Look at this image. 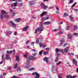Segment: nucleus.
Instances as JSON below:
<instances>
[{
    "instance_id": "obj_1",
    "label": "nucleus",
    "mask_w": 78,
    "mask_h": 78,
    "mask_svg": "<svg viewBox=\"0 0 78 78\" xmlns=\"http://www.w3.org/2000/svg\"><path fill=\"white\" fill-rule=\"evenodd\" d=\"M42 23H43V22H41L39 25V27L35 30V34L37 33V34H39L44 30V27H43V26H42Z\"/></svg>"
},
{
    "instance_id": "obj_2",
    "label": "nucleus",
    "mask_w": 78,
    "mask_h": 78,
    "mask_svg": "<svg viewBox=\"0 0 78 78\" xmlns=\"http://www.w3.org/2000/svg\"><path fill=\"white\" fill-rule=\"evenodd\" d=\"M6 17V18H8L9 16L7 15V13H6L4 10H2L1 13L0 15V19L1 20L3 19L4 18Z\"/></svg>"
},
{
    "instance_id": "obj_3",
    "label": "nucleus",
    "mask_w": 78,
    "mask_h": 78,
    "mask_svg": "<svg viewBox=\"0 0 78 78\" xmlns=\"http://www.w3.org/2000/svg\"><path fill=\"white\" fill-rule=\"evenodd\" d=\"M55 51L57 52L56 53V55H58V56H59V55L60 54L59 53H58V52H62L63 53H64V50L62 49H59L58 48H56L55 49Z\"/></svg>"
},
{
    "instance_id": "obj_4",
    "label": "nucleus",
    "mask_w": 78,
    "mask_h": 78,
    "mask_svg": "<svg viewBox=\"0 0 78 78\" xmlns=\"http://www.w3.org/2000/svg\"><path fill=\"white\" fill-rule=\"evenodd\" d=\"M41 6L42 8L43 9H44V10L46 9L47 8H48V6L45 5V4H44L43 3H41Z\"/></svg>"
},
{
    "instance_id": "obj_5",
    "label": "nucleus",
    "mask_w": 78,
    "mask_h": 78,
    "mask_svg": "<svg viewBox=\"0 0 78 78\" xmlns=\"http://www.w3.org/2000/svg\"><path fill=\"white\" fill-rule=\"evenodd\" d=\"M33 75H36L35 76V78H39V74L36 72H34L32 73Z\"/></svg>"
},
{
    "instance_id": "obj_6",
    "label": "nucleus",
    "mask_w": 78,
    "mask_h": 78,
    "mask_svg": "<svg viewBox=\"0 0 78 78\" xmlns=\"http://www.w3.org/2000/svg\"><path fill=\"white\" fill-rule=\"evenodd\" d=\"M29 60H35L36 58L35 57L32 56H30L28 58Z\"/></svg>"
},
{
    "instance_id": "obj_7",
    "label": "nucleus",
    "mask_w": 78,
    "mask_h": 78,
    "mask_svg": "<svg viewBox=\"0 0 78 78\" xmlns=\"http://www.w3.org/2000/svg\"><path fill=\"white\" fill-rule=\"evenodd\" d=\"M10 23L11 25V26H12V27H13V28H15V27H16V25L14 23V22H13L12 21H11L10 22Z\"/></svg>"
},
{
    "instance_id": "obj_8",
    "label": "nucleus",
    "mask_w": 78,
    "mask_h": 78,
    "mask_svg": "<svg viewBox=\"0 0 78 78\" xmlns=\"http://www.w3.org/2000/svg\"><path fill=\"white\" fill-rule=\"evenodd\" d=\"M35 3H36V2L35 1H32L29 2V5H34Z\"/></svg>"
},
{
    "instance_id": "obj_9",
    "label": "nucleus",
    "mask_w": 78,
    "mask_h": 78,
    "mask_svg": "<svg viewBox=\"0 0 78 78\" xmlns=\"http://www.w3.org/2000/svg\"><path fill=\"white\" fill-rule=\"evenodd\" d=\"M5 59L6 60H9V59H11V58H10V55L8 54H7L5 55Z\"/></svg>"
},
{
    "instance_id": "obj_10",
    "label": "nucleus",
    "mask_w": 78,
    "mask_h": 78,
    "mask_svg": "<svg viewBox=\"0 0 78 78\" xmlns=\"http://www.w3.org/2000/svg\"><path fill=\"white\" fill-rule=\"evenodd\" d=\"M49 58L47 57H46L43 58V60L44 61H46L47 63L48 62V59Z\"/></svg>"
},
{
    "instance_id": "obj_11",
    "label": "nucleus",
    "mask_w": 78,
    "mask_h": 78,
    "mask_svg": "<svg viewBox=\"0 0 78 78\" xmlns=\"http://www.w3.org/2000/svg\"><path fill=\"white\" fill-rule=\"evenodd\" d=\"M47 14V12L43 11L41 14L40 16L41 17H42V16H45V15Z\"/></svg>"
},
{
    "instance_id": "obj_12",
    "label": "nucleus",
    "mask_w": 78,
    "mask_h": 78,
    "mask_svg": "<svg viewBox=\"0 0 78 78\" xmlns=\"http://www.w3.org/2000/svg\"><path fill=\"white\" fill-rule=\"evenodd\" d=\"M50 24H51V22H48V21L45 22L43 23V24L44 25H50Z\"/></svg>"
},
{
    "instance_id": "obj_13",
    "label": "nucleus",
    "mask_w": 78,
    "mask_h": 78,
    "mask_svg": "<svg viewBox=\"0 0 78 78\" xmlns=\"http://www.w3.org/2000/svg\"><path fill=\"white\" fill-rule=\"evenodd\" d=\"M49 19V15H48L47 16L43 17V20H48Z\"/></svg>"
},
{
    "instance_id": "obj_14",
    "label": "nucleus",
    "mask_w": 78,
    "mask_h": 78,
    "mask_svg": "<svg viewBox=\"0 0 78 78\" xmlns=\"http://www.w3.org/2000/svg\"><path fill=\"white\" fill-rule=\"evenodd\" d=\"M73 62L75 64L76 66H77V61L75 58L73 59Z\"/></svg>"
},
{
    "instance_id": "obj_15",
    "label": "nucleus",
    "mask_w": 78,
    "mask_h": 78,
    "mask_svg": "<svg viewBox=\"0 0 78 78\" xmlns=\"http://www.w3.org/2000/svg\"><path fill=\"white\" fill-rule=\"evenodd\" d=\"M69 18L71 22H74V18L71 15L69 16Z\"/></svg>"
},
{
    "instance_id": "obj_16",
    "label": "nucleus",
    "mask_w": 78,
    "mask_h": 78,
    "mask_svg": "<svg viewBox=\"0 0 78 78\" xmlns=\"http://www.w3.org/2000/svg\"><path fill=\"white\" fill-rule=\"evenodd\" d=\"M17 2L13 3L11 5L12 6V7H13L14 6H15V7H16V6H17Z\"/></svg>"
},
{
    "instance_id": "obj_17",
    "label": "nucleus",
    "mask_w": 78,
    "mask_h": 78,
    "mask_svg": "<svg viewBox=\"0 0 78 78\" xmlns=\"http://www.w3.org/2000/svg\"><path fill=\"white\" fill-rule=\"evenodd\" d=\"M69 47H67L66 48H65V49L63 50V52L64 53V52H66H66H67V51H68L69 50Z\"/></svg>"
},
{
    "instance_id": "obj_18",
    "label": "nucleus",
    "mask_w": 78,
    "mask_h": 78,
    "mask_svg": "<svg viewBox=\"0 0 78 78\" xmlns=\"http://www.w3.org/2000/svg\"><path fill=\"white\" fill-rule=\"evenodd\" d=\"M12 34V32H11V31H9L7 32V34H6V36H9V35H10V34Z\"/></svg>"
},
{
    "instance_id": "obj_19",
    "label": "nucleus",
    "mask_w": 78,
    "mask_h": 78,
    "mask_svg": "<svg viewBox=\"0 0 78 78\" xmlns=\"http://www.w3.org/2000/svg\"><path fill=\"white\" fill-rule=\"evenodd\" d=\"M15 20L16 21V22H20V21H22V20H21L20 18L16 19Z\"/></svg>"
},
{
    "instance_id": "obj_20",
    "label": "nucleus",
    "mask_w": 78,
    "mask_h": 78,
    "mask_svg": "<svg viewBox=\"0 0 78 78\" xmlns=\"http://www.w3.org/2000/svg\"><path fill=\"white\" fill-rule=\"evenodd\" d=\"M16 60L17 61V62H19L20 61V58H19V57L18 56H16Z\"/></svg>"
},
{
    "instance_id": "obj_21",
    "label": "nucleus",
    "mask_w": 78,
    "mask_h": 78,
    "mask_svg": "<svg viewBox=\"0 0 78 78\" xmlns=\"http://www.w3.org/2000/svg\"><path fill=\"white\" fill-rule=\"evenodd\" d=\"M28 26L26 27H25L23 28V31H27V29H28Z\"/></svg>"
},
{
    "instance_id": "obj_22",
    "label": "nucleus",
    "mask_w": 78,
    "mask_h": 78,
    "mask_svg": "<svg viewBox=\"0 0 78 78\" xmlns=\"http://www.w3.org/2000/svg\"><path fill=\"white\" fill-rule=\"evenodd\" d=\"M65 42L64 40H62L60 41V45H62V44L63 43Z\"/></svg>"
},
{
    "instance_id": "obj_23",
    "label": "nucleus",
    "mask_w": 78,
    "mask_h": 78,
    "mask_svg": "<svg viewBox=\"0 0 78 78\" xmlns=\"http://www.w3.org/2000/svg\"><path fill=\"white\" fill-rule=\"evenodd\" d=\"M7 53L9 54V55H10V54H11L13 52V51H6Z\"/></svg>"
},
{
    "instance_id": "obj_24",
    "label": "nucleus",
    "mask_w": 78,
    "mask_h": 78,
    "mask_svg": "<svg viewBox=\"0 0 78 78\" xmlns=\"http://www.w3.org/2000/svg\"><path fill=\"white\" fill-rule=\"evenodd\" d=\"M68 37L70 39H72V35H71L70 34H68Z\"/></svg>"
},
{
    "instance_id": "obj_25",
    "label": "nucleus",
    "mask_w": 78,
    "mask_h": 78,
    "mask_svg": "<svg viewBox=\"0 0 78 78\" xmlns=\"http://www.w3.org/2000/svg\"><path fill=\"white\" fill-rule=\"evenodd\" d=\"M61 30V27H59L58 29H55L54 30H52V31H58V30Z\"/></svg>"
},
{
    "instance_id": "obj_26",
    "label": "nucleus",
    "mask_w": 78,
    "mask_h": 78,
    "mask_svg": "<svg viewBox=\"0 0 78 78\" xmlns=\"http://www.w3.org/2000/svg\"><path fill=\"white\" fill-rule=\"evenodd\" d=\"M41 39H40V38H38L37 39V40L36 42V44H39V41H40Z\"/></svg>"
},
{
    "instance_id": "obj_27",
    "label": "nucleus",
    "mask_w": 78,
    "mask_h": 78,
    "mask_svg": "<svg viewBox=\"0 0 78 78\" xmlns=\"http://www.w3.org/2000/svg\"><path fill=\"white\" fill-rule=\"evenodd\" d=\"M2 61H5V57H4V54H3L2 56Z\"/></svg>"
},
{
    "instance_id": "obj_28",
    "label": "nucleus",
    "mask_w": 78,
    "mask_h": 78,
    "mask_svg": "<svg viewBox=\"0 0 78 78\" xmlns=\"http://www.w3.org/2000/svg\"><path fill=\"white\" fill-rule=\"evenodd\" d=\"M35 69L34 68H31L29 69V71H33V70H34Z\"/></svg>"
},
{
    "instance_id": "obj_29",
    "label": "nucleus",
    "mask_w": 78,
    "mask_h": 78,
    "mask_svg": "<svg viewBox=\"0 0 78 78\" xmlns=\"http://www.w3.org/2000/svg\"><path fill=\"white\" fill-rule=\"evenodd\" d=\"M29 64H30V61L28 59V60L27 61L26 64H27V66H28Z\"/></svg>"
},
{
    "instance_id": "obj_30",
    "label": "nucleus",
    "mask_w": 78,
    "mask_h": 78,
    "mask_svg": "<svg viewBox=\"0 0 78 78\" xmlns=\"http://www.w3.org/2000/svg\"><path fill=\"white\" fill-rule=\"evenodd\" d=\"M67 78H72V76L71 75H67L66 76Z\"/></svg>"
},
{
    "instance_id": "obj_31",
    "label": "nucleus",
    "mask_w": 78,
    "mask_h": 78,
    "mask_svg": "<svg viewBox=\"0 0 78 78\" xmlns=\"http://www.w3.org/2000/svg\"><path fill=\"white\" fill-rule=\"evenodd\" d=\"M12 2H22L21 0H12Z\"/></svg>"
},
{
    "instance_id": "obj_32",
    "label": "nucleus",
    "mask_w": 78,
    "mask_h": 78,
    "mask_svg": "<svg viewBox=\"0 0 78 78\" xmlns=\"http://www.w3.org/2000/svg\"><path fill=\"white\" fill-rule=\"evenodd\" d=\"M78 29V26L76 25H75L74 27V30H77Z\"/></svg>"
},
{
    "instance_id": "obj_33",
    "label": "nucleus",
    "mask_w": 78,
    "mask_h": 78,
    "mask_svg": "<svg viewBox=\"0 0 78 78\" xmlns=\"http://www.w3.org/2000/svg\"><path fill=\"white\" fill-rule=\"evenodd\" d=\"M58 56H58L57 55L55 58V62H57V61H58Z\"/></svg>"
},
{
    "instance_id": "obj_34",
    "label": "nucleus",
    "mask_w": 78,
    "mask_h": 78,
    "mask_svg": "<svg viewBox=\"0 0 78 78\" xmlns=\"http://www.w3.org/2000/svg\"><path fill=\"white\" fill-rule=\"evenodd\" d=\"M44 51V50H42L41 51H40L39 52V55H42V52Z\"/></svg>"
},
{
    "instance_id": "obj_35",
    "label": "nucleus",
    "mask_w": 78,
    "mask_h": 78,
    "mask_svg": "<svg viewBox=\"0 0 78 78\" xmlns=\"http://www.w3.org/2000/svg\"><path fill=\"white\" fill-rule=\"evenodd\" d=\"M62 76H63V74H60L58 76V78H62Z\"/></svg>"
},
{
    "instance_id": "obj_36",
    "label": "nucleus",
    "mask_w": 78,
    "mask_h": 78,
    "mask_svg": "<svg viewBox=\"0 0 78 78\" xmlns=\"http://www.w3.org/2000/svg\"><path fill=\"white\" fill-rule=\"evenodd\" d=\"M69 15H68V14L67 13H64V17H67Z\"/></svg>"
},
{
    "instance_id": "obj_37",
    "label": "nucleus",
    "mask_w": 78,
    "mask_h": 78,
    "mask_svg": "<svg viewBox=\"0 0 78 78\" xmlns=\"http://www.w3.org/2000/svg\"><path fill=\"white\" fill-rule=\"evenodd\" d=\"M39 44L40 47H41L42 46V45H43V43H41V42H40L39 43Z\"/></svg>"
},
{
    "instance_id": "obj_38",
    "label": "nucleus",
    "mask_w": 78,
    "mask_h": 78,
    "mask_svg": "<svg viewBox=\"0 0 78 78\" xmlns=\"http://www.w3.org/2000/svg\"><path fill=\"white\" fill-rule=\"evenodd\" d=\"M62 34V31H60L58 33V35H60V34Z\"/></svg>"
},
{
    "instance_id": "obj_39",
    "label": "nucleus",
    "mask_w": 78,
    "mask_h": 78,
    "mask_svg": "<svg viewBox=\"0 0 78 78\" xmlns=\"http://www.w3.org/2000/svg\"><path fill=\"white\" fill-rule=\"evenodd\" d=\"M18 64L17 63H16L14 67V69H16L17 67Z\"/></svg>"
},
{
    "instance_id": "obj_40",
    "label": "nucleus",
    "mask_w": 78,
    "mask_h": 78,
    "mask_svg": "<svg viewBox=\"0 0 78 78\" xmlns=\"http://www.w3.org/2000/svg\"><path fill=\"white\" fill-rule=\"evenodd\" d=\"M48 52H44L43 53L44 55H46L48 54Z\"/></svg>"
},
{
    "instance_id": "obj_41",
    "label": "nucleus",
    "mask_w": 78,
    "mask_h": 78,
    "mask_svg": "<svg viewBox=\"0 0 78 78\" xmlns=\"http://www.w3.org/2000/svg\"><path fill=\"white\" fill-rule=\"evenodd\" d=\"M17 72H20V68L19 67L17 68Z\"/></svg>"
},
{
    "instance_id": "obj_42",
    "label": "nucleus",
    "mask_w": 78,
    "mask_h": 78,
    "mask_svg": "<svg viewBox=\"0 0 78 78\" xmlns=\"http://www.w3.org/2000/svg\"><path fill=\"white\" fill-rule=\"evenodd\" d=\"M61 62H58V63H56V64L57 65V66H58L59 65V64H61Z\"/></svg>"
},
{
    "instance_id": "obj_43",
    "label": "nucleus",
    "mask_w": 78,
    "mask_h": 78,
    "mask_svg": "<svg viewBox=\"0 0 78 78\" xmlns=\"http://www.w3.org/2000/svg\"><path fill=\"white\" fill-rule=\"evenodd\" d=\"M73 2V0H70L69 2V3H72Z\"/></svg>"
},
{
    "instance_id": "obj_44",
    "label": "nucleus",
    "mask_w": 78,
    "mask_h": 78,
    "mask_svg": "<svg viewBox=\"0 0 78 78\" xmlns=\"http://www.w3.org/2000/svg\"><path fill=\"white\" fill-rule=\"evenodd\" d=\"M73 35L76 36H78V34L77 33H74L73 34Z\"/></svg>"
},
{
    "instance_id": "obj_45",
    "label": "nucleus",
    "mask_w": 78,
    "mask_h": 78,
    "mask_svg": "<svg viewBox=\"0 0 78 78\" xmlns=\"http://www.w3.org/2000/svg\"><path fill=\"white\" fill-rule=\"evenodd\" d=\"M45 50L48 51H50V48H46L45 49Z\"/></svg>"
},
{
    "instance_id": "obj_46",
    "label": "nucleus",
    "mask_w": 78,
    "mask_h": 78,
    "mask_svg": "<svg viewBox=\"0 0 78 78\" xmlns=\"http://www.w3.org/2000/svg\"><path fill=\"white\" fill-rule=\"evenodd\" d=\"M8 69L9 70H10V71L11 70V66L9 67H8Z\"/></svg>"
},
{
    "instance_id": "obj_47",
    "label": "nucleus",
    "mask_w": 78,
    "mask_h": 78,
    "mask_svg": "<svg viewBox=\"0 0 78 78\" xmlns=\"http://www.w3.org/2000/svg\"><path fill=\"white\" fill-rule=\"evenodd\" d=\"M76 3V2H75L74 3V4L73 5H72L71 6L72 8H73V7H74V6H75Z\"/></svg>"
},
{
    "instance_id": "obj_48",
    "label": "nucleus",
    "mask_w": 78,
    "mask_h": 78,
    "mask_svg": "<svg viewBox=\"0 0 78 78\" xmlns=\"http://www.w3.org/2000/svg\"><path fill=\"white\" fill-rule=\"evenodd\" d=\"M27 56H28V54H27V53H26L25 55H24L23 56L24 57L27 58Z\"/></svg>"
},
{
    "instance_id": "obj_49",
    "label": "nucleus",
    "mask_w": 78,
    "mask_h": 78,
    "mask_svg": "<svg viewBox=\"0 0 78 78\" xmlns=\"http://www.w3.org/2000/svg\"><path fill=\"white\" fill-rule=\"evenodd\" d=\"M56 9L57 10V11H59V8L58 6H57L56 7Z\"/></svg>"
},
{
    "instance_id": "obj_50",
    "label": "nucleus",
    "mask_w": 78,
    "mask_h": 78,
    "mask_svg": "<svg viewBox=\"0 0 78 78\" xmlns=\"http://www.w3.org/2000/svg\"><path fill=\"white\" fill-rule=\"evenodd\" d=\"M15 15H16V13H15L14 12H13L12 13V16H15Z\"/></svg>"
},
{
    "instance_id": "obj_51",
    "label": "nucleus",
    "mask_w": 78,
    "mask_h": 78,
    "mask_svg": "<svg viewBox=\"0 0 78 78\" xmlns=\"http://www.w3.org/2000/svg\"><path fill=\"white\" fill-rule=\"evenodd\" d=\"M29 43H30V41H26V45H28Z\"/></svg>"
},
{
    "instance_id": "obj_52",
    "label": "nucleus",
    "mask_w": 78,
    "mask_h": 78,
    "mask_svg": "<svg viewBox=\"0 0 78 78\" xmlns=\"http://www.w3.org/2000/svg\"><path fill=\"white\" fill-rule=\"evenodd\" d=\"M37 55V53H35L34 54H32V55L33 56H36V55Z\"/></svg>"
},
{
    "instance_id": "obj_53",
    "label": "nucleus",
    "mask_w": 78,
    "mask_h": 78,
    "mask_svg": "<svg viewBox=\"0 0 78 78\" xmlns=\"http://www.w3.org/2000/svg\"><path fill=\"white\" fill-rule=\"evenodd\" d=\"M69 26H67V27H66V30H69Z\"/></svg>"
},
{
    "instance_id": "obj_54",
    "label": "nucleus",
    "mask_w": 78,
    "mask_h": 78,
    "mask_svg": "<svg viewBox=\"0 0 78 78\" xmlns=\"http://www.w3.org/2000/svg\"><path fill=\"white\" fill-rule=\"evenodd\" d=\"M3 77V76L2 74H1L0 76V78H2Z\"/></svg>"
},
{
    "instance_id": "obj_55",
    "label": "nucleus",
    "mask_w": 78,
    "mask_h": 78,
    "mask_svg": "<svg viewBox=\"0 0 78 78\" xmlns=\"http://www.w3.org/2000/svg\"><path fill=\"white\" fill-rule=\"evenodd\" d=\"M67 44L66 43L64 45V47H66L67 46Z\"/></svg>"
},
{
    "instance_id": "obj_56",
    "label": "nucleus",
    "mask_w": 78,
    "mask_h": 78,
    "mask_svg": "<svg viewBox=\"0 0 78 78\" xmlns=\"http://www.w3.org/2000/svg\"><path fill=\"white\" fill-rule=\"evenodd\" d=\"M19 6H22V5H23V4L22 3H21L20 4H19Z\"/></svg>"
},
{
    "instance_id": "obj_57",
    "label": "nucleus",
    "mask_w": 78,
    "mask_h": 78,
    "mask_svg": "<svg viewBox=\"0 0 78 78\" xmlns=\"http://www.w3.org/2000/svg\"><path fill=\"white\" fill-rule=\"evenodd\" d=\"M9 11L10 12H12V10L11 9H9Z\"/></svg>"
},
{
    "instance_id": "obj_58",
    "label": "nucleus",
    "mask_w": 78,
    "mask_h": 78,
    "mask_svg": "<svg viewBox=\"0 0 78 78\" xmlns=\"http://www.w3.org/2000/svg\"><path fill=\"white\" fill-rule=\"evenodd\" d=\"M56 14H59V12L57 11L56 12Z\"/></svg>"
},
{
    "instance_id": "obj_59",
    "label": "nucleus",
    "mask_w": 78,
    "mask_h": 78,
    "mask_svg": "<svg viewBox=\"0 0 78 78\" xmlns=\"http://www.w3.org/2000/svg\"><path fill=\"white\" fill-rule=\"evenodd\" d=\"M14 34H15V35H17V32L15 31L14 32Z\"/></svg>"
},
{
    "instance_id": "obj_60",
    "label": "nucleus",
    "mask_w": 78,
    "mask_h": 78,
    "mask_svg": "<svg viewBox=\"0 0 78 78\" xmlns=\"http://www.w3.org/2000/svg\"><path fill=\"white\" fill-rule=\"evenodd\" d=\"M34 42H31V45H34Z\"/></svg>"
},
{
    "instance_id": "obj_61",
    "label": "nucleus",
    "mask_w": 78,
    "mask_h": 78,
    "mask_svg": "<svg viewBox=\"0 0 78 78\" xmlns=\"http://www.w3.org/2000/svg\"><path fill=\"white\" fill-rule=\"evenodd\" d=\"M74 10L75 11H76V12H78V10L77 9H75Z\"/></svg>"
},
{
    "instance_id": "obj_62",
    "label": "nucleus",
    "mask_w": 78,
    "mask_h": 78,
    "mask_svg": "<svg viewBox=\"0 0 78 78\" xmlns=\"http://www.w3.org/2000/svg\"><path fill=\"white\" fill-rule=\"evenodd\" d=\"M6 73H4L3 74V76H6Z\"/></svg>"
},
{
    "instance_id": "obj_63",
    "label": "nucleus",
    "mask_w": 78,
    "mask_h": 78,
    "mask_svg": "<svg viewBox=\"0 0 78 78\" xmlns=\"http://www.w3.org/2000/svg\"><path fill=\"white\" fill-rule=\"evenodd\" d=\"M32 18H33V19H36L37 18L35 16H33Z\"/></svg>"
},
{
    "instance_id": "obj_64",
    "label": "nucleus",
    "mask_w": 78,
    "mask_h": 78,
    "mask_svg": "<svg viewBox=\"0 0 78 78\" xmlns=\"http://www.w3.org/2000/svg\"><path fill=\"white\" fill-rule=\"evenodd\" d=\"M76 71L77 73H78V68H77V69H76Z\"/></svg>"
}]
</instances>
